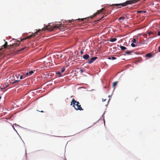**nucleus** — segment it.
<instances>
[{
    "mask_svg": "<svg viewBox=\"0 0 160 160\" xmlns=\"http://www.w3.org/2000/svg\"><path fill=\"white\" fill-rule=\"evenodd\" d=\"M38 111H39V112H44L42 110V111H39V110H37Z\"/></svg>",
    "mask_w": 160,
    "mask_h": 160,
    "instance_id": "obj_35",
    "label": "nucleus"
},
{
    "mask_svg": "<svg viewBox=\"0 0 160 160\" xmlns=\"http://www.w3.org/2000/svg\"><path fill=\"white\" fill-rule=\"evenodd\" d=\"M140 0H130L129 1H127L125 2L122 3L113 4L111 6H116L118 8H120L121 7L126 6L129 4L135 3Z\"/></svg>",
    "mask_w": 160,
    "mask_h": 160,
    "instance_id": "obj_1",
    "label": "nucleus"
},
{
    "mask_svg": "<svg viewBox=\"0 0 160 160\" xmlns=\"http://www.w3.org/2000/svg\"><path fill=\"white\" fill-rule=\"evenodd\" d=\"M146 12V11H142V12L145 13Z\"/></svg>",
    "mask_w": 160,
    "mask_h": 160,
    "instance_id": "obj_38",
    "label": "nucleus"
},
{
    "mask_svg": "<svg viewBox=\"0 0 160 160\" xmlns=\"http://www.w3.org/2000/svg\"><path fill=\"white\" fill-rule=\"evenodd\" d=\"M72 104H73V106L76 110H83V109L81 107L79 102L75 100L74 98H73L71 102V105H72Z\"/></svg>",
    "mask_w": 160,
    "mask_h": 160,
    "instance_id": "obj_2",
    "label": "nucleus"
},
{
    "mask_svg": "<svg viewBox=\"0 0 160 160\" xmlns=\"http://www.w3.org/2000/svg\"><path fill=\"white\" fill-rule=\"evenodd\" d=\"M40 31H41V30H39L38 31H37V32H35L34 33H32V34L33 35V37H34L36 35L38 34V32Z\"/></svg>",
    "mask_w": 160,
    "mask_h": 160,
    "instance_id": "obj_13",
    "label": "nucleus"
},
{
    "mask_svg": "<svg viewBox=\"0 0 160 160\" xmlns=\"http://www.w3.org/2000/svg\"><path fill=\"white\" fill-rule=\"evenodd\" d=\"M8 43L7 42H5V43L4 45L2 46L1 49H3L6 48L7 46Z\"/></svg>",
    "mask_w": 160,
    "mask_h": 160,
    "instance_id": "obj_11",
    "label": "nucleus"
},
{
    "mask_svg": "<svg viewBox=\"0 0 160 160\" xmlns=\"http://www.w3.org/2000/svg\"><path fill=\"white\" fill-rule=\"evenodd\" d=\"M62 26V24L61 23H58L57 24H56L55 26L53 27V28H59L61 27Z\"/></svg>",
    "mask_w": 160,
    "mask_h": 160,
    "instance_id": "obj_8",
    "label": "nucleus"
},
{
    "mask_svg": "<svg viewBox=\"0 0 160 160\" xmlns=\"http://www.w3.org/2000/svg\"><path fill=\"white\" fill-rule=\"evenodd\" d=\"M141 12H142V11H138V13H141Z\"/></svg>",
    "mask_w": 160,
    "mask_h": 160,
    "instance_id": "obj_34",
    "label": "nucleus"
},
{
    "mask_svg": "<svg viewBox=\"0 0 160 160\" xmlns=\"http://www.w3.org/2000/svg\"><path fill=\"white\" fill-rule=\"evenodd\" d=\"M97 58V57H94L92 58L88 62V63L89 64H91L93 62H94L95 60H96Z\"/></svg>",
    "mask_w": 160,
    "mask_h": 160,
    "instance_id": "obj_6",
    "label": "nucleus"
},
{
    "mask_svg": "<svg viewBox=\"0 0 160 160\" xmlns=\"http://www.w3.org/2000/svg\"><path fill=\"white\" fill-rule=\"evenodd\" d=\"M125 19V18L124 17H120L119 18V20H124Z\"/></svg>",
    "mask_w": 160,
    "mask_h": 160,
    "instance_id": "obj_23",
    "label": "nucleus"
},
{
    "mask_svg": "<svg viewBox=\"0 0 160 160\" xmlns=\"http://www.w3.org/2000/svg\"><path fill=\"white\" fill-rule=\"evenodd\" d=\"M152 56V55L151 53H148L147 54L145 55V57H148L149 58H151Z\"/></svg>",
    "mask_w": 160,
    "mask_h": 160,
    "instance_id": "obj_12",
    "label": "nucleus"
},
{
    "mask_svg": "<svg viewBox=\"0 0 160 160\" xmlns=\"http://www.w3.org/2000/svg\"><path fill=\"white\" fill-rule=\"evenodd\" d=\"M49 26H50L49 25L47 26L46 27V29L47 30H48V31H51V30H52V29L49 28Z\"/></svg>",
    "mask_w": 160,
    "mask_h": 160,
    "instance_id": "obj_19",
    "label": "nucleus"
},
{
    "mask_svg": "<svg viewBox=\"0 0 160 160\" xmlns=\"http://www.w3.org/2000/svg\"><path fill=\"white\" fill-rule=\"evenodd\" d=\"M117 83H118L117 82H114L113 83V85H112L113 87H115L117 85Z\"/></svg>",
    "mask_w": 160,
    "mask_h": 160,
    "instance_id": "obj_21",
    "label": "nucleus"
},
{
    "mask_svg": "<svg viewBox=\"0 0 160 160\" xmlns=\"http://www.w3.org/2000/svg\"><path fill=\"white\" fill-rule=\"evenodd\" d=\"M72 21H71L70 20H69L67 22V24H68L70 22H72Z\"/></svg>",
    "mask_w": 160,
    "mask_h": 160,
    "instance_id": "obj_32",
    "label": "nucleus"
},
{
    "mask_svg": "<svg viewBox=\"0 0 160 160\" xmlns=\"http://www.w3.org/2000/svg\"><path fill=\"white\" fill-rule=\"evenodd\" d=\"M34 72L32 71H30L29 72H27L26 74L27 75V76H30L31 75H32V73H33Z\"/></svg>",
    "mask_w": 160,
    "mask_h": 160,
    "instance_id": "obj_9",
    "label": "nucleus"
},
{
    "mask_svg": "<svg viewBox=\"0 0 160 160\" xmlns=\"http://www.w3.org/2000/svg\"><path fill=\"white\" fill-rule=\"evenodd\" d=\"M15 77L18 80L20 76V74H17L15 75Z\"/></svg>",
    "mask_w": 160,
    "mask_h": 160,
    "instance_id": "obj_17",
    "label": "nucleus"
},
{
    "mask_svg": "<svg viewBox=\"0 0 160 160\" xmlns=\"http://www.w3.org/2000/svg\"><path fill=\"white\" fill-rule=\"evenodd\" d=\"M104 10V8H102L100 10L98 11L96 13H94L93 14L92 16H90L89 17H88V18H81V19L79 18L78 19V20H79V21H84V20H85V19H88L89 18L92 19V18H93L96 16V15L97 14L101 12ZM77 20H78V19H77Z\"/></svg>",
    "mask_w": 160,
    "mask_h": 160,
    "instance_id": "obj_3",
    "label": "nucleus"
},
{
    "mask_svg": "<svg viewBox=\"0 0 160 160\" xmlns=\"http://www.w3.org/2000/svg\"><path fill=\"white\" fill-rule=\"evenodd\" d=\"M117 40V39L116 38H111L110 40V41L111 42H114Z\"/></svg>",
    "mask_w": 160,
    "mask_h": 160,
    "instance_id": "obj_15",
    "label": "nucleus"
},
{
    "mask_svg": "<svg viewBox=\"0 0 160 160\" xmlns=\"http://www.w3.org/2000/svg\"><path fill=\"white\" fill-rule=\"evenodd\" d=\"M106 100V99H104L103 98H102V102H103L105 101Z\"/></svg>",
    "mask_w": 160,
    "mask_h": 160,
    "instance_id": "obj_36",
    "label": "nucleus"
},
{
    "mask_svg": "<svg viewBox=\"0 0 160 160\" xmlns=\"http://www.w3.org/2000/svg\"><path fill=\"white\" fill-rule=\"evenodd\" d=\"M26 48V47L22 48L21 49H20L19 50V51H22L25 48Z\"/></svg>",
    "mask_w": 160,
    "mask_h": 160,
    "instance_id": "obj_26",
    "label": "nucleus"
},
{
    "mask_svg": "<svg viewBox=\"0 0 160 160\" xmlns=\"http://www.w3.org/2000/svg\"><path fill=\"white\" fill-rule=\"evenodd\" d=\"M158 36H160V32H158Z\"/></svg>",
    "mask_w": 160,
    "mask_h": 160,
    "instance_id": "obj_33",
    "label": "nucleus"
},
{
    "mask_svg": "<svg viewBox=\"0 0 160 160\" xmlns=\"http://www.w3.org/2000/svg\"><path fill=\"white\" fill-rule=\"evenodd\" d=\"M79 72H81V73H82L84 71L82 69H81L80 70V71Z\"/></svg>",
    "mask_w": 160,
    "mask_h": 160,
    "instance_id": "obj_29",
    "label": "nucleus"
},
{
    "mask_svg": "<svg viewBox=\"0 0 160 160\" xmlns=\"http://www.w3.org/2000/svg\"><path fill=\"white\" fill-rule=\"evenodd\" d=\"M27 76L26 74L21 75L20 74V76L19 77V80H16L13 82H12V83L18 82L21 79H23L26 78Z\"/></svg>",
    "mask_w": 160,
    "mask_h": 160,
    "instance_id": "obj_4",
    "label": "nucleus"
},
{
    "mask_svg": "<svg viewBox=\"0 0 160 160\" xmlns=\"http://www.w3.org/2000/svg\"><path fill=\"white\" fill-rule=\"evenodd\" d=\"M108 58L109 60H111V59H112V60H115L116 59V58L114 57H112L111 58L110 57H109Z\"/></svg>",
    "mask_w": 160,
    "mask_h": 160,
    "instance_id": "obj_18",
    "label": "nucleus"
},
{
    "mask_svg": "<svg viewBox=\"0 0 160 160\" xmlns=\"http://www.w3.org/2000/svg\"><path fill=\"white\" fill-rule=\"evenodd\" d=\"M32 37H33V35L32 34L30 36H29L27 37H26V38H27V39H30V38H31Z\"/></svg>",
    "mask_w": 160,
    "mask_h": 160,
    "instance_id": "obj_22",
    "label": "nucleus"
},
{
    "mask_svg": "<svg viewBox=\"0 0 160 160\" xmlns=\"http://www.w3.org/2000/svg\"><path fill=\"white\" fill-rule=\"evenodd\" d=\"M120 48L122 50H124L126 49V48L123 46H120Z\"/></svg>",
    "mask_w": 160,
    "mask_h": 160,
    "instance_id": "obj_16",
    "label": "nucleus"
},
{
    "mask_svg": "<svg viewBox=\"0 0 160 160\" xmlns=\"http://www.w3.org/2000/svg\"><path fill=\"white\" fill-rule=\"evenodd\" d=\"M158 50L160 52V46L158 48Z\"/></svg>",
    "mask_w": 160,
    "mask_h": 160,
    "instance_id": "obj_37",
    "label": "nucleus"
},
{
    "mask_svg": "<svg viewBox=\"0 0 160 160\" xmlns=\"http://www.w3.org/2000/svg\"><path fill=\"white\" fill-rule=\"evenodd\" d=\"M132 52V51H128L126 52V54H131V53Z\"/></svg>",
    "mask_w": 160,
    "mask_h": 160,
    "instance_id": "obj_24",
    "label": "nucleus"
},
{
    "mask_svg": "<svg viewBox=\"0 0 160 160\" xmlns=\"http://www.w3.org/2000/svg\"><path fill=\"white\" fill-rule=\"evenodd\" d=\"M13 77H14V75H13Z\"/></svg>",
    "mask_w": 160,
    "mask_h": 160,
    "instance_id": "obj_40",
    "label": "nucleus"
},
{
    "mask_svg": "<svg viewBox=\"0 0 160 160\" xmlns=\"http://www.w3.org/2000/svg\"><path fill=\"white\" fill-rule=\"evenodd\" d=\"M62 55L60 53H58L55 55V57L58 59H59L62 58Z\"/></svg>",
    "mask_w": 160,
    "mask_h": 160,
    "instance_id": "obj_7",
    "label": "nucleus"
},
{
    "mask_svg": "<svg viewBox=\"0 0 160 160\" xmlns=\"http://www.w3.org/2000/svg\"><path fill=\"white\" fill-rule=\"evenodd\" d=\"M80 53H81V54H83V51L81 50V51H80Z\"/></svg>",
    "mask_w": 160,
    "mask_h": 160,
    "instance_id": "obj_31",
    "label": "nucleus"
},
{
    "mask_svg": "<svg viewBox=\"0 0 160 160\" xmlns=\"http://www.w3.org/2000/svg\"><path fill=\"white\" fill-rule=\"evenodd\" d=\"M89 56L88 54H86L83 56V58L85 59H88L89 58Z\"/></svg>",
    "mask_w": 160,
    "mask_h": 160,
    "instance_id": "obj_10",
    "label": "nucleus"
},
{
    "mask_svg": "<svg viewBox=\"0 0 160 160\" xmlns=\"http://www.w3.org/2000/svg\"><path fill=\"white\" fill-rule=\"evenodd\" d=\"M27 39V38H23L22 39H21V41H19V42H22V41H23L24 40H25L26 39ZM18 42H19L18 41Z\"/></svg>",
    "mask_w": 160,
    "mask_h": 160,
    "instance_id": "obj_27",
    "label": "nucleus"
},
{
    "mask_svg": "<svg viewBox=\"0 0 160 160\" xmlns=\"http://www.w3.org/2000/svg\"><path fill=\"white\" fill-rule=\"evenodd\" d=\"M144 37L145 38H147V36H148V35L147 34H145L143 35Z\"/></svg>",
    "mask_w": 160,
    "mask_h": 160,
    "instance_id": "obj_30",
    "label": "nucleus"
},
{
    "mask_svg": "<svg viewBox=\"0 0 160 160\" xmlns=\"http://www.w3.org/2000/svg\"><path fill=\"white\" fill-rule=\"evenodd\" d=\"M1 97H0V99H1Z\"/></svg>",
    "mask_w": 160,
    "mask_h": 160,
    "instance_id": "obj_39",
    "label": "nucleus"
},
{
    "mask_svg": "<svg viewBox=\"0 0 160 160\" xmlns=\"http://www.w3.org/2000/svg\"><path fill=\"white\" fill-rule=\"evenodd\" d=\"M148 34L149 37L151 38H152L155 36V34L152 32H149Z\"/></svg>",
    "mask_w": 160,
    "mask_h": 160,
    "instance_id": "obj_5",
    "label": "nucleus"
},
{
    "mask_svg": "<svg viewBox=\"0 0 160 160\" xmlns=\"http://www.w3.org/2000/svg\"><path fill=\"white\" fill-rule=\"evenodd\" d=\"M132 43H136V40L135 38H133L131 41Z\"/></svg>",
    "mask_w": 160,
    "mask_h": 160,
    "instance_id": "obj_20",
    "label": "nucleus"
},
{
    "mask_svg": "<svg viewBox=\"0 0 160 160\" xmlns=\"http://www.w3.org/2000/svg\"><path fill=\"white\" fill-rule=\"evenodd\" d=\"M65 70V68H63L62 69L61 72L62 73Z\"/></svg>",
    "mask_w": 160,
    "mask_h": 160,
    "instance_id": "obj_28",
    "label": "nucleus"
},
{
    "mask_svg": "<svg viewBox=\"0 0 160 160\" xmlns=\"http://www.w3.org/2000/svg\"><path fill=\"white\" fill-rule=\"evenodd\" d=\"M131 46L132 47H135L136 46V45L134 43H131Z\"/></svg>",
    "mask_w": 160,
    "mask_h": 160,
    "instance_id": "obj_25",
    "label": "nucleus"
},
{
    "mask_svg": "<svg viewBox=\"0 0 160 160\" xmlns=\"http://www.w3.org/2000/svg\"><path fill=\"white\" fill-rule=\"evenodd\" d=\"M19 45V43L18 44L17 43H14L12 45V46L13 47V48L16 47H18Z\"/></svg>",
    "mask_w": 160,
    "mask_h": 160,
    "instance_id": "obj_14",
    "label": "nucleus"
}]
</instances>
